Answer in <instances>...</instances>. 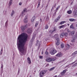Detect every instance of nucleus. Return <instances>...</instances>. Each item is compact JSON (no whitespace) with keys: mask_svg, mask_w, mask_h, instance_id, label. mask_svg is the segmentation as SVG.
Instances as JSON below:
<instances>
[{"mask_svg":"<svg viewBox=\"0 0 77 77\" xmlns=\"http://www.w3.org/2000/svg\"><path fill=\"white\" fill-rule=\"evenodd\" d=\"M76 27H77V24H76Z\"/></svg>","mask_w":77,"mask_h":77,"instance_id":"0e129e2a","label":"nucleus"},{"mask_svg":"<svg viewBox=\"0 0 77 77\" xmlns=\"http://www.w3.org/2000/svg\"><path fill=\"white\" fill-rule=\"evenodd\" d=\"M75 62H76V61H75L74 62L72 63H71V64H68V65H67L65 67V68H67V67H68V68H69V65H71V64L72 65V64H73V63H75Z\"/></svg>","mask_w":77,"mask_h":77,"instance_id":"4468645a","label":"nucleus"},{"mask_svg":"<svg viewBox=\"0 0 77 77\" xmlns=\"http://www.w3.org/2000/svg\"><path fill=\"white\" fill-rule=\"evenodd\" d=\"M17 45L19 51H20V35H19L17 38Z\"/></svg>","mask_w":77,"mask_h":77,"instance_id":"0eeeda50","label":"nucleus"},{"mask_svg":"<svg viewBox=\"0 0 77 77\" xmlns=\"http://www.w3.org/2000/svg\"><path fill=\"white\" fill-rule=\"evenodd\" d=\"M54 7H56V4H55L54 5Z\"/></svg>","mask_w":77,"mask_h":77,"instance_id":"052dcab7","label":"nucleus"},{"mask_svg":"<svg viewBox=\"0 0 77 77\" xmlns=\"http://www.w3.org/2000/svg\"><path fill=\"white\" fill-rule=\"evenodd\" d=\"M24 11H23L22 12V14L20 15V17H21V16H22V17H24V15H25V14H24Z\"/></svg>","mask_w":77,"mask_h":77,"instance_id":"6ab92c4d","label":"nucleus"},{"mask_svg":"<svg viewBox=\"0 0 77 77\" xmlns=\"http://www.w3.org/2000/svg\"><path fill=\"white\" fill-rule=\"evenodd\" d=\"M26 8H25L23 10V12H24V13H25V12L26 11Z\"/></svg>","mask_w":77,"mask_h":77,"instance_id":"c03bdc74","label":"nucleus"},{"mask_svg":"<svg viewBox=\"0 0 77 77\" xmlns=\"http://www.w3.org/2000/svg\"><path fill=\"white\" fill-rule=\"evenodd\" d=\"M73 3V2H72L70 4L71 5H72V4Z\"/></svg>","mask_w":77,"mask_h":77,"instance_id":"bf43d9fd","label":"nucleus"},{"mask_svg":"<svg viewBox=\"0 0 77 77\" xmlns=\"http://www.w3.org/2000/svg\"><path fill=\"white\" fill-rule=\"evenodd\" d=\"M59 63H63V62H62V60L60 61Z\"/></svg>","mask_w":77,"mask_h":77,"instance_id":"603ef678","label":"nucleus"},{"mask_svg":"<svg viewBox=\"0 0 77 77\" xmlns=\"http://www.w3.org/2000/svg\"><path fill=\"white\" fill-rule=\"evenodd\" d=\"M65 25H63L61 26H59V29H61V28H63V27H64L65 26Z\"/></svg>","mask_w":77,"mask_h":77,"instance_id":"c85d7f7f","label":"nucleus"},{"mask_svg":"<svg viewBox=\"0 0 77 77\" xmlns=\"http://www.w3.org/2000/svg\"><path fill=\"white\" fill-rule=\"evenodd\" d=\"M65 72H66V70H64L62 72H61V75H64L65 74Z\"/></svg>","mask_w":77,"mask_h":77,"instance_id":"2eb2a0df","label":"nucleus"},{"mask_svg":"<svg viewBox=\"0 0 77 77\" xmlns=\"http://www.w3.org/2000/svg\"><path fill=\"white\" fill-rule=\"evenodd\" d=\"M54 30L53 31L52 30H51L49 31L48 34H49L50 36H51V35L53 33V32H54L56 31V28L55 27H54Z\"/></svg>","mask_w":77,"mask_h":77,"instance_id":"39448f33","label":"nucleus"},{"mask_svg":"<svg viewBox=\"0 0 77 77\" xmlns=\"http://www.w3.org/2000/svg\"><path fill=\"white\" fill-rule=\"evenodd\" d=\"M60 17H61V16H60V15L58 16V17L57 18V20H59V19H60Z\"/></svg>","mask_w":77,"mask_h":77,"instance_id":"7c9ffc66","label":"nucleus"},{"mask_svg":"<svg viewBox=\"0 0 77 77\" xmlns=\"http://www.w3.org/2000/svg\"><path fill=\"white\" fill-rule=\"evenodd\" d=\"M48 4H47L45 7V9H47L48 8Z\"/></svg>","mask_w":77,"mask_h":77,"instance_id":"a18cd8bd","label":"nucleus"},{"mask_svg":"<svg viewBox=\"0 0 77 77\" xmlns=\"http://www.w3.org/2000/svg\"><path fill=\"white\" fill-rule=\"evenodd\" d=\"M38 22H37L35 24V27H37V26H38Z\"/></svg>","mask_w":77,"mask_h":77,"instance_id":"473e14b6","label":"nucleus"},{"mask_svg":"<svg viewBox=\"0 0 77 77\" xmlns=\"http://www.w3.org/2000/svg\"><path fill=\"white\" fill-rule=\"evenodd\" d=\"M57 51L54 49L51 50L50 51V53L51 55H54L55 54L57 53Z\"/></svg>","mask_w":77,"mask_h":77,"instance_id":"423d86ee","label":"nucleus"},{"mask_svg":"<svg viewBox=\"0 0 77 77\" xmlns=\"http://www.w3.org/2000/svg\"><path fill=\"white\" fill-rule=\"evenodd\" d=\"M42 7H41V8L42 9V8H43V7H44V5H42Z\"/></svg>","mask_w":77,"mask_h":77,"instance_id":"864d4df0","label":"nucleus"},{"mask_svg":"<svg viewBox=\"0 0 77 77\" xmlns=\"http://www.w3.org/2000/svg\"><path fill=\"white\" fill-rule=\"evenodd\" d=\"M38 4L37 6V8H39V6H40V4L41 3V2L40 1H38Z\"/></svg>","mask_w":77,"mask_h":77,"instance_id":"c756f323","label":"nucleus"},{"mask_svg":"<svg viewBox=\"0 0 77 77\" xmlns=\"http://www.w3.org/2000/svg\"><path fill=\"white\" fill-rule=\"evenodd\" d=\"M27 33H31L32 32V29L31 28L28 29L27 30Z\"/></svg>","mask_w":77,"mask_h":77,"instance_id":"f8f14e48","label":"nucleus"},{"mask_svg":"<svg viewBox=\"0 0 77 77\" xmlns=\"http://www.w3.org/2000/svg\"><path fill=\"white\" fill-rule=\"evenodd\" d=\"M66 60L65 59H63V60H62V62H65V61Z\"/></svg>","mask_w":77,"mask_h":77,"instance_id":"8fccbe9b","label":"nucleus"},{"mask_svg":"<svg viewBox=\"0 0 77 77\" xmlns=\"http://www.w3.org/2000/svg\"><path fill=\"white\" fill-rule=\"evenodd\" d=\"M36 17H35V16L33 17L31 21L32 22H33L34 21V20H35V18Z\"/></svg>","mask_w":77,"mask_h":77,"instance_id":"aec40b11","label":"nucleus"},{"mask_svg":"<svg viewBox=\"0 0 77 77\" xmlns=\"http://www.w3.org/2000/svg\"><path fill=\"white\" fill-rule=\"evenodd\" d=\"M73 13L74 15H77V11H74L73 12Z\"/></svg>","mask_w":77,"mask_h":77,"instance_id":"393cba45","label":"nucleus"},{"mask_svg":"<svg viewBox=\"0 0 77 77\" xmlns=\"http://www.w3.org/2000/svg\"><path fill=\"white\" fill-rule=\"evenodd\" d=\"M57 77V75H56L54 76V77Z\"/></svg>","mask_w":77,"mask_h":77,"instance_id":"69168bd1","label":"nucleus"},{"mask_svg":"<svg viewBox=\"0 0 77 77\" xmlns=\"http://www.w3.org/2000/svg\"><path fill=\"white\" fill-rule=\"evenodd\" d=\"M61 48H63V47H64V45H63V44H61Z\"/></svg>","mask_w":77,"mask_h":77,"instance_id":"f704fd0d","label":"nucleus"},{"mask_svg":"<svg viewBox=\"0 0 77 77\" xmlns=\"http://www.w3.org/2000/svg\"><path fill=\"white\" fill-rule=\"evenodd\" d=\"M60 43V42H57L56 43V45H59Z\"/></svg>","mask_w":77,"mask_h":77,"instance_id":"c9c22d12","label":"nucleus"},{"mask_svg":"<svg viewBox=\"0 0 77 77\" xmlns=\"http://www.w3.org/2000/svg\"><path fill=\"white\" fill-rule=\"evenodd\" d=\"M69 21H75V20L74 19H72V18H71V19H69Z\"/></svg>","mask_w":77,"mask_h":77,"instance_id":"5701e85b","label":"nucleus"},{"mask_svg":"<svg viewBox=\"0 0 77 77\" xmlns=\"http://www.w3.org/2000/svg\"><path fill=\"white\" fill-rule=\"evenodd\" d=\"M56 60V58H48L46 59V61L48 62H54Z\"/></svg>","mask_w":77,"mask_h":77,"instance_id":"7ed1b4c3","label":"nucleus"},{"mask_svg":"<svg viewBox=\"0 0 77 77\" xmlns=\"http://www.w3.org/2000/svg\"><path fill=\"white\" fill-rule=\"evenodd\" d=\"M54 37L55 38V39L59 38V35L58 34H55L54 36Z\"/></svg>","mask_w":77,"mask_h":77,"instance_id":"f3484780","label":"nucleus"},{"mask_svg":"<svg viewBox=\"0 0 77 77\" xmlns=\"http://www.w3.org/2000/svg\"><path fill=\"white\" fill-rule=\"evenodd\" d=\"M47 40H48V39H47V38H46V39H45L46 41H47Z\"/></svg>","mask_w":77,"mask_h":77,"instance_id":"680f3d73","label":"nucleus"},{"mask_svg":"<svg viewBox=\"0 0 77 77\" xmlns=\"http://www.w3.org/2000/svg\"><path fill=\"white\" fill-rule=\"evenodd\" d=\"M54 7H55L54 6V5H53V6H52V9H54Z\"/></svg>","mask_w":77,"mask_h":77,"instance_id":"13d9d810","label":"nucleus"},{"mask_svg":"<svg viewBox=\"0 0 77 77\" xmlns=\"http://www.w3.org/2000/svg\"><path fill=\"white\" fill-rule=\"evenodd\" d=\"M39 59H42L43 58V56L40 55L39 56Z\"/></svg>","mask_w":77,"mask_h":77,"instance_id":"58836bf2","label":"nucleus"},{"mask_svg":"<svg viewBox=\"0 0 77 77\" xmlns=\"http://www.w3.org/2000/svg\"><path fill=\"white\" fill-rule=\"evenodd\" d=\"M21 5H22V3H21V2H20V6H21Z\"/></svg>","mask_w":77,"mask_h":77,"instance_id":"4d7b16f0","label":"nucleus"},{"mask_svg":"<svg viewBox=\"0 0 77 77\" xmlns=\"http://www.w3.org/2000/svg\"><path fill=\"white\" fill-rule=\"evenodd\" d=\"M74 53L75 54H76L77 53V51L75 52Z\"/></svg>","mask_w":77,"mask_h":77,"instance_id":"6e6d98bb","label":"nucleus"},{"mask_svg":"<svg viewBox=\"0 0 77 77\" xmlns=\"http://www.w3.org/2000/svg\"><path fill=\"white\" fill-rule=\"evenodd\" d=\"M67 31L68 33H69V32H71V31H70V30H69V29H67Z\"/></svg>","mask_w":77,"mask_h":77,"instance_id":"09e8293b","label":"nucleus"},{"mask_svg":"<svg viewBox=\"0 0 77 77\" xmlns=\"http://www.w3.org/2000/svg\"><path fill=\"white\" fill-rule=\"evenodd\" d=\"M12 3V0H10L9 3L8 4L9 6H11V5Z\"/></svg>","mask_w":77,"mask_h":77,"instance_id":"a878e982","label":"nucleus"},{"mask_svg":"<svg viewBox=\"0 0 77 77\" xmlns=\"http://www.w3.org/2000/svg\"><path fill=\"white\" fill-rule=\"evenodd\" d=\"M69 36H72V32H69Z\"/></svg>","mask_w":77,"mask_h":77,"instance_id":"4c0bfd02","label":"nucleus"},{"mask_svg":"<svg viewBox=\"0 0 77 77\" xmlns=\"http://www.w3.org/2000/svg\"><path fill=\"white\" fill-rule=\"evenodd\" d=\"M60 5H59L58 6V7H57V8L56 9L55 11H56V12H57V11H58V10H59V8H60Z\"/></svg>","mask_w":77,"mask_h":77,"instance_id":"dca6fc26","label":"nucleus"},{"mask_svg":"<svg viewBox=\"0 0 77 77\" xmlns=\"http://www.w3.org/2000/svg\"><path fill=\"white\" fill-rule=\"evenodd\" d=\"M72 36H73L75 33V31H73L72 32Z\"/></svg>","mask_w":77,"mask_h":77,"instance_id":"cd10ccee","label":"nucleus"},{"mask_svg":"<svg viewBox=\"0 0 77 77\" xmlns=\"http://www.w3.org/2000/svg\"><path fill=\"white\" fill-rule=\"evenodd\" d=\"M56 12H56V11L55 12V13L53 15H54V16H55V15H56Z\"/></svg>","mask_w":77,"mask_h":77,"instance_id":"49530a36","label":"nucleus"},{"mask_svg":"<svg viewBox=\"0 0 77 77\" xmlns=\"http://www.w3.org/2000/svg\"><path fill=\"white\" fill-rule=\"evenodd\" d=\"M40 21H42V19H40Z\"/></svg>","mask_w":77,"mask_h":77,"instance_id":"e2e57ef3","label":"nucleus"},{"mask_svg":"<svg viewBox=\"0 0 77 77\" xmlns=\"http://www.w3.org/2000/svg\"><path fill=\"white\" fill-rule=\"evenodd\" d=\"M64 23H65V21H62L60 22V24L61 25H62V24H64Z\"/></svg>","mask_w":77,"mask_h":77,"instance_id":"72a5a7b5","label":"nucleus"},{"mask_svg":"<svg viewBox=\"0 0 77 77\" xmlns=\"http://www.w3.org/2000/svg\"><path fill=\"white\" fill-rule=\"evenodd\" d=\"M75 54L74 52L72 54V56H74V55H75Z\"/></svg>","mask_w":77,"mask_h":77,"instance_id":"3c124183","label":"nucleus"},{"mask_svg":"<svg viewBox=\"0 0 77 77\" xmlns=\"http://www.w3.org/2000/svg\"><path fill=\"white\" fill-rule=\"evenodd\" d=\"M3 53V49H2L1 50V55H2V53Z\"/></svg>","mask_w":77,"mask_h":77,"instance_id":"79ce46f5","label":"nucleus"},{"mask_svg":"<svg viewBox=\"0 0 77 77\" xmlns=\"http://www.w3.org/2000/svg\"><path fill=\"white\" fill-rule=\"evenodd\" d=\"M27 27V25H26L24 26H23L21 27V29L22 31H24L26 28Z\"/></svg>","mask_w":77,"mask_h":77,"instance_id":"1a4fd4ad","label":"nucleus"},{"mask_svg":"<svg viewBox=\"0 0 77 77\" xmlns=\"http://www.w3.org/2000/svg\"><path fill=\"white\" fill-rule=\"evenodd\" d=\"M54 68H55V67H52V68L50 69L49 71H53V70H54Z\"/></svg>","mask_w":77,"mask_h":77,"instance_id":"b1692460","label":"nucleus"},{"mask_svg":"<svg viewBox=\"0 0 77 77\" xmlns=\"http://www.w3.org/2000/svg\"><path fill=\"white\" fill-rule=\"evenodd\" d=\"M48 29V26L47 24H46L45 26V29H46V30Z\"/></svg>","mask_w":77,"mask_h":77,"instance_id":"412c9836","label":"nucleus"},{"mask_svg":"<svg viewBox=\"0 0 77 77\" xmlns=\"http://www.w3.org/2000/svg\"><path fill=\"white\" fill-rule=\"evenodd\" d=\"M67 13L69 14H71L72 13V11L71 10L68 11H67Z\"/></svg>","mask_w":77,"mask_h":77,"instance_id":"bb28decb","label":"nucleus"},{"mask_svg":"<svg viewBox=\"0 0 77 77\" xmlns=\"http://www.w3.org/2000/svg\"><path fill=\"white\" fill-rule=\"evenodd\" d=\"M62 53H61V52H60L58 53L56 55V56H57V57H62Z\"/></svg>","mask_w":77,"mask_h":77,"instance_id":"9d476101","label":"nucleus"},{"mask_svg":"<svg viewBox=\"0 0 77 77\" xmlns=\"http://www.w3.org/2000/svg\"><path fill=\"white\" fill-rule=\"evenodd\" d=\"M45 54L46 55H48V52L47 51H46L45 52Z\"/></svg>","mask_w":77,"mask_h":77,"instance_id":"ea45409f","label":"nucleus"},{"mask_svg":"<svg viewBox=\"0 0 77 77\" xmlns=\"http://www.w3.org/2000/svg\"><path fill=\"white\" fill-rule=\"evenodd\" d=\"M63 36H66V38H67V36H68V33L67 32H63L61 33L60 35V38H62Z\"/></svg>","mask_w":77,"mask_h":77,"instance_id":"20e7f679","label":"nucleus"},{"mask_svg":"<svg viewBox=\"0 0 77 77\" xmlns=\"http://www.w3.org/2000/svg\"><path fill=\"white\" fill-rule=\"evenodd\" d=\"M77 63H75L74 64V65L72 66L73 67H75V66H77Z\"/></svg>","mask_w":77,"mask_h":77,"instance_id":"e433bc0d","label":"nucleus"},{"mask_svg":"<svg viewBox=\"0 0 77 77\" xmlns=\"http://www.w3.org/2000/svg\"><path fill=\"white\" fill-rule=\"evenodd\" d=\"M40 42H39V41L37 40V43L36 44V45L38 46V48H39V47H40Z\"/></svg>","mask_w":77,"mask_h":77,"instance_id":"9b49d317","label":"nucleus"},{"mask_svg":"<svg viewBox=\"0 0 77 77\" xmlns=\"http://www.w3.org/2000/svg\"><path fill=\"white\" fill-rule=\"evenodd\" d=\"M1 68H2V69H3V66H1Z\"/></svg>","mask_w":77,"mask_h":77,"instance_id":"338daca9","label":"nucleus"},{"mask_svg":"<svg viewBox=\"0 0 77 77\" xmlns=\"http://www.w3.org/2000/svg\"><path fill=\"white\" fill-rule=\"evenodd\" d=\"M49 66V64L48 63L45 66V67H47V66Z\"/></svg>","mask_w":77,"mask_h":77,"instance_id":"de8ad7c7","label":"nucleus"},{"mask_svg":"<svg viewBox=\"0 0 77 77\" xmlns=\"http://www.w3.org/2000/svg\"><path fill=\"white\" fill-rule=\"evenodd\" d=\"M15 14V11H14V10H13L12 11L11 15V17H13V15Z\"/></svg>","mask_w":77,"mask_h":77,"instance_id":"4be33fe9","label":"nucleus"},{"mask_svg":"<svg viewBox=\"0 0 77 77\" xmlns=\"http://www.w3.org/2000/svg\"><path fill=\"white\" fill-rule=\"evenodd\" d=\"M55 39H56V40H57V42H59V41H60V39L58 37V38H57Z\"/></svg>","mask_w":77,"mask_h":77,"instance_id":"2f4dec72","label":"nucleus"},{"mask_svg":"<svg viewBox=\"0 0 77 77\" xmlns=\"http://www.w3.org/2000/svg\"><path fill=\"white\" fill-rule=\"evenodd\" d=\"M29 77H32V76H31V75H30V76H29Z\"/></svg>","mask_w":77,"mask_h":77,"instance_id":"774afa93","label":"nucleus"},{"mask_svg":"<svg viewBox=\"0 0 77 77\" xmlns=\"http://www.w3.org/2000/svg\"><path fill=\"white\" fill-rule=\"evenodd\" d=\"M8 25V21H6L5 23V26L6 27H7V25Z\"/></svg>","mask_w":77,"mask_h":77,"instance_id":"37998d69","label":"nucleus"},{"mask_svg":"<svg viewBox=\"0 0 77 77\" xmlns=\"http://www.w3.org/2000/svg\"><path fill=\"white\" fill-rule=\"evenodd\" d=\"M27 60H28V63L29 64H30L31 63V60H30V59L29 57H28L27 58Z\"/></svg>","mask_w":77,"mask_h":77,"instance_id":"ddd939ff","label":"nucleus"},{"mask_svg":"<svg viewBox=\"0 0 77 77\" xmlns=\"http://www.w3.org/2000/svg\"><path fill=\"white\" fill-rule=\"evenodd\" d=\"M70 29H75V27H74L73 26V25H72V24L70 26Z\"/></svg>","mask_w":77,"mask_h":77,"instance_id":"a211bd4d","label":"nucleus"},{"mask_svg":"<svg viewBox=\"0 0 77 77\" xmlns=\"http://www.w3.org/2000/svg\"><path fill=\"white\" fill-rule=\"evenodd\" d=\"M21 38H20V52L21 55L24 54V45L26 44V43L27 40L28 35L26 33H22L20 35Z\"/></svg>","mask_w":77,"mask_h":77,"instance_id":"f257e3e1","label":"nucleus"},{"mask_svg":"<svg viewBox=\"0 0 77 77\" xmlns=\"http://www.w3.org/2000/svg\"><path fill=\"white\" fill-rule=\"evenodd\" d=\"M46 19L47 20H49V18H48V17H46Z\"/></svg>","mask_w":77,"mask_h":77,"instance_id":"5fc2aeb1","label":"nucleus"},{"mask_svg":"<svg viewBox=\"0 0 77 77\" xmlns=\"http://www.w3.org/2000/svg\"><path fill=\"white\" fill-rule=\"evenodd\" d=\"M24 23H27L28 22V19H27V16H26L25 17V18L23 20Z\"/></svg>","mask_w":77,"mask_h":77,"instance_id":"6e6552de","label":"nucleus"},{"mask_svg":"<svg viewBox=\"0 0 77 77\" xmlns=\"http://www.w3.org/2000/svg\"><path fill=\"white\" fill-rule=\"evenodd\" d=\"M35 36H34V35H33L32 36V38L31 39V41H33V39H35Z\"/></svg>","mask_w":77,"mask_h":77,"instance_id":"a19ab883","label":"nucleus"},{"mask_svg":"<svg viewBox=\"0 0 77 77\" xmlns=\"http://www.w3.org/2000/svg\"><path fill=\"white\" fill-rule=\"evenodd\" d=\"M47 70H44L41 71L39 73V76L40 77H42L44 76L45 74L47 72Z\"/></svg>","mask_w":77,"mask_h":77,"instance_id":"f03ea898","label":"nucleus"}]
</instances>
